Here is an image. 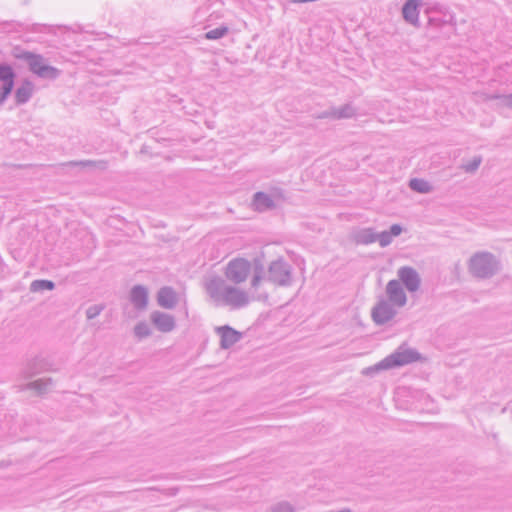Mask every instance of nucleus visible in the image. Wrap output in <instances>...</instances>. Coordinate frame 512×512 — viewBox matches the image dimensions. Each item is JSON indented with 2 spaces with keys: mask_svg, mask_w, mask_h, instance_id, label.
Wrapping results in <instances>:
<instances>
[{
  "mask_svg": "<svg viewBox=\"0 0 512 512\" xmlns=\"http://www.w3.org/2000/svg\"><path fill=\"white\" fill-rule=\"evenodd\" d=\"M206 292L216 306H227L230 309L246 307L251 300H267V293H256L252 296L247 291L228 284L221 278H213L206 283Z\"/></svg>",
  "mask_w": 512,
  "mask_h": 512,
  "instance_id": "1",
  "label": "nucleus"
},
{
  "mask_svg": "<svg viewBox=\"0 0 512 512\" xmlns=\"http://www.w3.org/2000/svg\"><path fill=\"white\" fill-rule=\"evenodd\" d=\"M251 270H253V276L250 283L251 288L257 292L261 281L264 279V266L260 259H255L253 266L246 259H233L226 266L225 276L227 280L237 285L244 283L248 279Z\"/></svg>",
  "mask_w": 512,
  "mask_h": 512,
  "instance_id": "2",
  "label": "nucleus"
},
{
  "mask_svg": "<svg viewBox=\"0 0 512 512\" xmlns=\"http://www.w3.org/2000/svg\"><path fill=\"white\" fill-rule=\"evenodd\" d=\"M421 358V355L412 348H408L405 346L398 347L392 354L385 357L379 363L372 367L366 368L363 373L366 375H370L374 372H378L380 370H387L396 367H401L413 362L418 361Z\"/></svg>",
  "mask_w": 512,
  "mask_h": 512,
  "instance_id": "3",
  "label": "nucleus"
},
{
  "mask_svg": "<svg viewBox=\"0 0 512 512\" xmlns=\"http://www.w3.org/2000/svg\"><path fill=\"white\" fill-rule=\"evenodd\" d=\"M13 56L16 59L25 61L29 66V70L39 78L55 80L61 74L58 68L45 64V59L40 54L15 48Z\"/></svg>",
  "mask_w": 512,
  "mask_h": 512,
  "instance_id": "4",
  "label": "nucleus"
},
{
  "mask_svg": "<svg viewBox=\"0 0 512 512\" xmlns=\"http://www.w3.org/2000/svg\"><path fill=\"white\" fill-rule=\"evenodd\" d=\"M470 273L481 279L494 276L500 269V263L490 252H477L469 260Z\"/></svg>",
  "mask_w": 512,
  "mask_h": 512,
  "instance_id": "5",
  "label": "nucleus"
},
{
  "mask_svg": "<svg viewBox=\"0 0 512 512\" xmlns=\"http://www.w3.org/2000/svg\"><path fill=\"white\" fill-rule=\"evenodd\" d=\"M292 272V266L283 258H278L270 262L266 279L277 286L288 287L293 282Z\"/></svg>",
  "mask_w": 512,
  "mask_h": 512,
  "instance_id": "6",
  "label": "nucleus"
},
{
  "mask_svg": "<svg viewBox=\"0 0 512 512\" xmlns=\"http://www.w3.org/2000/svg\"><path fill=\"white\" fill-rule=\"evenodd\" d=\"M396 308V305L382 298L372 308L371 317L377 325H384L396 316Z\"/></svg>",
  "mask_w": 512,
  "mask_h": 512,
  "instance_id": "7",
  "label": "nucleus"
},
{
  "mask_svg": "<svg viewBox=\"0 0 512 512\" xmlns=\"http://www.w3.org/2000/svg\"><path fill=\"white\" fill-rule=\"evenodd\" d=\"M398 277L409 292H416L421 283L418 272L409 266L401 267L398 270Z\"/></svg>",
  "mask_w": 512,
  "mask_h": 512,
  "instance_id": "8",
  "label": "nucleus"
},
{
  "mask_svg": "<svg viewBox=\"0 0 512 512\" xmlns=\"http://www.w3.org/2000/svg\"><path fill=\"white\" fill-rule=\"evenodd\" d=\"M386 294L388 296L387 300L398 308L405 306L407 297L400 281L390 280L386 285Z\"/></svg>",
  "mask_w": 512,
  "mask_h": 512,
  "instance_id": "9",
  "label": "nucleus"
},
{
  "mask_svg": "<svg viewBox=\"0 0 512 512\" xmlns=\"http://www.w3.org/2000/svg\"><path fill=\"white\" fill-rule=\"evenodd\" d=\"M215 332L220 336V347L229 349L241 339V333L228 325L218 326Z\"/></svg>",
  "mask_w": 512,
  "mask_h": 512,
  "instance_id": "10",
  "label": "nucleus"
},
{
  "mask_svg": "<svg viewBox=\"0 0 512 512\" xmlns=\"http://www.w3.org/2000/svg\"><path fill=\"white\" fill-rule=\"evenodd\" d=\"M423 4L422 0H407L402 7V16L404 20L415 26L419 27V8Z\"/></svg>",
  "mask_w": 512,
  "mask_h": 512,
  "instance_id": "11",
  "label": "nucleus"
},
{
  "mask_svg": "<svg viewBox=\"0 0 512 512\" xmlns=\"http://www.w3.org/2000/svg\"><path fill=\"white\" fill-rule=\"evenodd\" d=\"M150 318L155 327L161 332L167 333L175 328V319L170 314L154 311Z\"/></svg>",
  "mask_w": 512,
  "mask_h": 512,
  "instance_id": "12",
  "label": "nucleus"
},
{
  "mask_svg": "<svg viewBox=\"0 0 512 512\" xmlns=\"http://www.w3.org/2000/svg\"><path fill=\"white\" fill-rule=\"evenodd\" d=\"M130 300L138 310H144L148 304V291L142 285H136L131 289Z\"/></svg>",
  "mask_w": 512,
  "mask_h": 512,
  "instance_id": "13",
  "label": "nucleus"
},
{
  "mask_svg": "<svg viewBox=\"0 0 512 512\" xmlns=\"http://www.w3.org/2000/svg\"><path fill=\"white\" fill-rule=\"evenodd\" d=\"M34 92V84L25 79L22 84L15 91V101L17 105H23L27 103L32 97Z\"/></svg>",
  "mask_w": 512,
  "mask_h": 512,
  "instance_id": "14",
  "label": "nucleus"
},
{
  "mask_svg": "<svg viewBox=\"0 0 512 512\" xmlns=\"http://www.w3.org/2000/svg\"><path fill=\"white\" fill-rule=\"evenodd\" d=\"M158 304L166 309H172L177 303L175 291L171 287H162L157 294Z\"/></svg>",
  "mask_w": 512,
  "mask_h": 512,
  "instance_id": "15",
  "label": "nucleus"
},
{
  "mask_svg": "<svg viewBox=\"0 0 512 512\" xmlns=\"http://www.w3.org/2000/svg\"><path fill=\"white\" fill-rule=\"evenodd\" d=\"M252 203L254 209L259 212L270 210L275 206L271 196L264 192H256L253 196Z\"/></svg>",
  "mask_w": 512,
  "mask_h": 512,
  "instance_id": "16",
  "label": "nucleus"
},
{
  "mask_svg": "<svg viewBox=\"0 0 512 512\" xmlns=\"http://www.w3.org/2000/svg\"><path fill=\"white\" fill-rule=\"evenodd\" d=\"M354 241L357 244L368 245L377 241V232L373 228H362L354 233Z\"/></svg>",
  "mask_w": 512,
  "mask_h": 512,
  "instance_id": "17",
  "label": "nucleus"
},
{
  "mask_svg": "<svg viewBox=\"0 0 512 512\" xmlns=\"http://www.w3.org/2000/svg\"><path fill=\"white\" fill-rule=\"evenodd\" d=\"M402 227L399 224H393L389 230L377 233V241L381 247H386L393 241V238L399 236Z\"/></svg>",
  "mask_w": 512,
  "mask_h": 512,
  "instance_id": "18",
  "label": "nucleus"
},
{
  "mask_svg": "<svg viewBox=\"0 0 512 512\" xmlns=\"http://www.w3.org/2000/svg\"><path fill=\"white\" fill-rule=\"evenodd\" d=\"M48 370L47 362L41 358H35L30 361L23 371L25 378H31L42 371Z\"/></svg>",
  "mask_w": 512,
  "mask_h": 512,
  "instance_id": "19",
  "label": "nucleus"
},
{
  "mask_svg": "<svg viewBox=\"0 0 512 512\" xmlns=\"http://www.w3.org/2000/svg\"><path fill=\"white\" fill-rule=\"evenodd\" d=\"M16 73L12 66L6 63L0 64V81L2 85H10L11 88H14Z\"/></svg>",
  "mask_w": 512,
  "mask_h": 512,
  "instance_id": "20",
  "label": "nucleus"
},
{
  "mask_svg": "<svg viewBox=\"0 0 512 512\" xmlns=\"http://www.w3.org/2000/svg\"><path fill=\"white\" fill-rule=\"evenodd\" d=\"M53 386V379L52 378H42L35 380L33 382H30L27 385L28 389H34L39 394H43L48 392Z\"/></svg>",
  "mask_w": 512,
  "mask_h": 512,
  "instance_id": "21",
  "label": "nucleus"
},
{
  "mask_svg": "<svg viewBox=\"0 0 512 512\" xmlns=\"http://www.w3.org/2000/svg\"><path fill=\"white\" fill-rule=\"evenodd\" d=\"M335 120L350 119L356 115V109L350 103L341 107H334Z\"/></svg>",
  "mask_w": 512,
  "mask_h": 512,
  "instance_id": "22",
  "label": "nucleus"
},
{
  "mask_svg": "<svg viewBox=\"0 0 512 512\" xmlns=\"http://www.w3.org/2000/svg\"><path fill=\"white\" fill-rule=\"evenodd\" d=\"M409 187L413 191L423 194L430 193L433 190L432 185L428 181L419 178L411 179L409 182Z\"/></svg>",
  "mask_w": 512,
  "mask_h": 512,
  "instance_id": "23",
  "label": "nucleus"
},
{
  "mask_svg": "<svg viewBox=\"0 0 512 512\" xmlns=\"http://www.w3.org/2000/svg\"><path fill=\"white\" fill-rule=\"evenodd\" d=\"M54 287V282L50 280H34L30 285V290L33 292H40L45 290H53Z\"/></svg>",
  "mask_w": 512,
  "mask_h": 512,
  "instance_id": "24",
  "label": "nucleus"
},
{
  "mask_svg": "<svg viewBox=\"0 0 512 512\" xmlns=\"http://www.w3.org/2000/svg\"><path fill=\"white\" fill-rule=\"evenodd\" d=\"M228 31V26L220 25L219 27L206 32L205 38L208 40H217L224 37L228 33Z\"/></svg>",
  "mask_w": 512,
  "mask_h": 512,
  "instance_id": "25",
  "label": "nucleus"
},
{
  "mask_svg": "<svg viewBox=\"0 0 512 512\" xmlns=\"http://www.w3.org/2000/svg\"><path fill=\"white\" fill-rule=\"evenodd\" d=\"M134 334L138 339L141 340L151 335V329L146 322L142 321L137 323L134 327Z\"/></svg>",
  "mask_w": 512,
  "mask_h": 512,
  "instance_id": "26",
  "label": "nucleus"
},
{
  "mask_svg": "<svg viewBox=\"0 0 512 512\" xmlns=\"http://www.w3.org/2000/svg\"><path fill=\"white\" fill-rule=\"evenodd\" d=\"M482 162L481 156H475L470 162L463 164L461 168L467 173H474Z\"/></svg>",
  "mask_w": 512,
  "mask_h": 512,
  "instance_id": "27",
  "label": "nucleus"
},
{
  "mask_svg": "<svg viewBox=\"0 0 512 512\" xmlns=\"http://www.w3.org/2000/svg\"><path fill=\"white\" fill-rule=\"evenodd\" d=\"M104 306L100 304L92 305L86 310V317L91 320L96 318L103 311Z\"/></svg>",
  "mask_w": 512,
  "mask_h": 512,
  "instance_id": "28",
  "label": "nucleus"
},
{
  "mask_svg": "<svg viewBox=\"0 0 512 512\" xmlns=\"http://www.w3.org/2000/svg\"><path fill=\"white\" fill-rule=\"evenodd\" d=\"M270 512H294L293 507L287 502H280L271 507Z\"/></svg>",
  "mask_w": 512,
  "mask_h": 512,
  "instance_id": "29",
  "label": "nucleus"
},
{
  "mask_svg": "<svg viewBox=\"0 0 512 512\" xmlns=\"http://www.w3.org/2000/svg\"><path fill=\"white\" fill-rule=\"evenodd\" d=\"M334 112V107H331L325 111H322L318 114L315 115V118L317 119H334L335 120V113Z\"/></svg>",
  "mask_w": 512,
  "mask_h": 512,
  "instance_id": "30",
  "label": "nucleus"
},
{
  "mask_svg": "<svg viewBox=\"0 0 512 512\" xmlns=\"http://www.w3.org/2000/svg\"><path fill=\"white\" fill-rule=\"evenodd\" d=\"M13 88L10 85H2L0 89V105H2L7 97L11 94Z\"/></svg>",
  "mask_w": 512,
  "mask_h": 512,
  "instance_id": "31",
  "label": "nucleus"
},
{
  "mask_svg": "<svg viewBox=\"0 0 512 512\" xmlns=\"http://www.w3.org/2000/svg\"><path fill=\"white\" fill-rule=\"evenodd\" d=\"M489 99H502L503 100V103L508 106V107H512V94H509V95H503V96H500V95H491L488 97Z\"/></svg>",
  "mask_w": 512,
  "mask_h": 512,
  "instance_id": "32",
  "label": "nucleus"
},
{
  "mask_svg": "<svg viewBox=\"0 0 512 512\" xmlns=\"http://www.w3.org/2000/svg\"><path fill=\"white\" fill-rule=\"evenodd\" d=\"M209 6H202L200 7L197 12H196V16L199 20H202L206 14L209 12Z\"/></svg>",
  "mask_w": 512,
  "mask_h": 512,
  "instance_id": "33",
  "label": "nucleus"
},
{
  "mask_svg": "<svg viewBox=\"0 0 512 512\" xmlns=\"http://www.w3.org/2000/svg\"><path fill=\"white\" fill-rule=\"evenodd\" d=\"M69 164L70 165H83V166H87V165H91L92 161L70 162Z\"/></svg>",
  "mask_w": 512,
  "mask_h": 512,
  "instance_id": "34",
  "label": "nucleus"
},
{
  "mask_svg": "<svg viewBox=\"0 0 512 512\" xmlns=\"http://www.w3.org/2000/svg\"><path fill=\"white\" fill-rule=\"evenodd\" d=\"M214 17H215V18H219V17H220V15H219L217 12L213 11V12H211V13L209 14V16H208L207 20H208V21H211Z\"/></svg>",
  "mask_w": 512,
  "mask_h": 512,
  "instance_id": "35",
  "label": "nucleus"
}]
</instances>
